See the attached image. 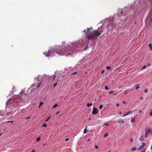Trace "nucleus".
I'll list each match as a JSON object with an SVG mask.
<instances>
[{
	"mask_svg": "<svg viewBox=\"0 0 152 152\" xmlns=\"http://www.w3.org/2000/svg\"><path fill=\"white\" fill-rule=\"evenodd\" d=\"M26 96L24 92H21L19 95L15 96L12 98H10L8 100L7 104H11L13 107H20Z\"/></svg>",
	"mask_w": 152,
	"mask_h": 152,
	"instance_id": "obj_1",
	"label": "nucleus"
},
{
	"mask_svg": "<svg viewBox=\"0 0 152 152\" xmlns=\"http://www.w3.org/2000/svg\"><path fill=\"white\" fill-rule=\"evenodd\" d=\"M102 31H98L97 30L94 31L91 34L88 35L86 34V37L89 40L91 39L97 38L101 34Z\"/></svg>",
	"mask_w": 152,
	"mask_h": 152,
	"instance_id": "obj_2",
	"label": "nucleus"
},
{
	"mask_svg": "<svg viewBox=\"0 0 152 152\" xmlns=\"http://www.w3.org/2000/svg\"><path fill=\"white\" fill-rule=\"evenodd\" d=\"M57 53L59 55H67L68 54H67L66 53L67 52L66 48L62 46H58L57 48Z\"/></svg>",
	"mask_w": 152,
	"mask_h": 152,
	"instance_id": "obj_3",
	"label": "nucleus"
},
{
	"mask_svg": "<svg viewBox=\"0 0 152 152\" xmlns=\"http://www.w3.org/2000/svg\"><path fill=\"white\" fill-rule=\"evenodd\" d=\"M41 83V82L35 83L32 85L31 87L32 88L33 87H36V88H38L40 86Z\"/></svg>",
	"mask_w": 152,
	"mask_h": 152,
	"instance_id": "obj_4",
	"label": "nucleus"
},
{
	"mask_svg": "<svg viewBox=\"0 0 152 152\" xmlns=\"http://www.w3.org/2000/svg\"><path fill=\"white\" fill-rule=\"evenodd\" d=\"M98 112V110L96 108H93V111L92 112V113L94 114L95 115L97 114Z\"/></svg>",
	"mask_w": 152,
	"mask_h": 152,
	"instance_id": "obj_5",
	"label": "nucleus"
},
{
	"mask_svg": "<svg viewBox=\"0 0 152 152\" xmlns=\"http://www.w3.org/2000/svg\"><path fill=\"white\" fill-rule=\"evenodd\" d=\"M50 51L49 50H48V51H46L44 53V55L48 57L50 55Z\"/></svg>",
	"mask_w": 152,
	"mask_h": 152,
	"instance_id": "obj_6",
	"label": "nucleus"
},
{
	"mask_svg": "<svg viewBox=\"0 0 152 152\" xmlns=\"http://www.w3.org/2000/svg\"><path fill=\"white\" fill-rule=\"evenodd\" d=\"M125 121L123 119H119L117 121V123L119 124H121L124 123Z\"/></svg>",
	"mask_w": 152,
	"mask_h": 152,
	"instance_id": "obj_7",
	"label": "nucleus"
},
{
	"mask_svg": "<svg viewBox=\"0 0 152 152\" xmlns=\"http://www.w3.org/2000/svg\"><path fill=\"white\" fill-rule=\"evenodd\" d=\"M39 78L40 77H39V76H38L37 77H35L34 80V82L35 83H36L37 82H40L39 81Z\"/></svg>",
	"mask_w": 152,
	"mask_h": 152,
	"instance_id": "obj_8",
	"label": "nucleus"
},
{
	"mask_svg": "<svg viewBox=\"0 0 152 152\" xmlns=\"http://www.w3.org/2000/svg\"><path fill=\"white\" fill-rule=\"evenodd\" d=\"M142 144L140 146V148L138 149V150L142 149L144 147V146L146 144L145 143H142Z\"/></svg>",
	"mask_w": 152,
	"mask_h": 152,
	"instance_id": "obj_9",
	"label": "nucleus"
},
{
	"mask_svg": "<svg viewBox=\"0 0 152 152\" xmlns=\"http://www.w3.org/2000/svg\"><path fill=\"white\" fill-rule=\"evenodd\" d=\"M127 9L126 8H125L124 9H123L122 11L121 12L122 15H121L125 16V12L126 10Z\"/></svg>",
	"mask_w": 152,
	"mask_h": 152,
	"instance_id": "obj_10",
	"label": "nucleus"
},
{
	"mask_svg": "<svg viewBox=\"0 0 152 152\" xmlns=\"http://www.w3.org/2000/svg\"><path fill=\"white\" fill-rule=\"evenodd\" d=\"M151 132L150 129L149 128H146L145 130V133L149 134Z\"/></svg>",
	"mask_w": 152,
	"mask_h": 152,
	"instance_id": "obj_11",
	"label": "nucleus"
},
{
	"mask_svg": "<svg viewBox=\"0 0 152 152\" xmlns=\"http://www.w3.org/2000/svg\"><path fill=\"white\" fill-rule=\"evenodd\" d=\"M132 113V112H127L126 113L125 115H124V116H125L126 115H128L129 114H131Z\"/></svg>",
	"mask_w": 152,
	"mask_h": 152,
	"instance_id": "obj_12",
	"label": "nucleus"
},
{
	"mask_svg": "<svg viewBox=\"0 0 152 152\" xmlns=\"http://www.w3.org/2000/svg\"><path fill=\"white\" fill-rule=\"evenodd\" d=\"M52 77H53V79L51 80V81L53 82H54L55 81V80H54V79H55V78L56 76L55 75H54L53 76L52 75Z\"/></svg>",
	"mask_w": 152,
	"mask_h": 152,
	"instance_id": "obj_13",
	"label": "nucleus"
},
{
	"mask_svg": "<svg viewBox=\"0 0 152 152\" xmlns=\"http://www.w3.org/2000/svg\"><path fill=\"white\" fill-rule=\"evenodd\" d=\"M136 149V147H133L131 149V150L132 151H135Z\"/></svg>",
	"mask_w": 152,
	"mask_h": 152,
	"instance_id": "obj_14",
	"label": "nucleus"
},
{
	"mask_svg": "<svg viewBox=\"0 0 152 152\" xmlns=\"http://www.w3.org/2000/svg\"><path fill=\"white\" fill-rule=\"evenodd\" d=\"M92 103H88L87 104V107H90L92 105Z\"/></svg>",
	"mask_w": 152,
	"mask_h": 152,
	"instance_id": "obj_15",
	"label": "nucleus"
},
{
	"mask_svg": "<svg viewBox=\"0 0 152 152\" xmlns=\"http://www.w3.org/2000/svg\"><path fill=\"white\" fill-rule=\"evenodd\" d=\"M87 127L86 126V128H85L84 130V131H83V132H84V134H86V133L87 132Z\"/></svg>",
	"mask_w": 152,
	"mask_h": 152,
	"instance_id": "obj_16",
	"label": "nucleus"
},
{
	"mask_svg": "<svg viewBox=\"0 0 152 152\" xmlns=\"http://www.w3.org/2000/svg\"><path fill=\"white\" fill-rule=\"evenodd\" d=\"M148 46L150 48V50H152V47L151 46V44H149L148 45Z\"/></svg>",
	"mask_w": 152,
	"mask_h": 152,
	"instance_id": "obj_17",
	"label": "nucleus"
},
{
	"mask_svg": "<svg viewBox=\"0 0 152 152\" xmlns=\"http://www.w3.org/2000/svg\"><path fill=\"white\" fill-rule=\"evenodd\" d=\"M56 81V82L53 84V87L54 88H55L56 86V85L57 84V82L58 81V80H57Z\"/></svg>",
	"mask_w": 152,
	"mask_h": 152,
	"instance_id": "obj_18",
	"label": "nucleus"
},
{
	"mask_svg": "<svg viewBox=\"0 0 152 152\" xmlns=\"http://www.w3.org/2000/svg\"><path fill=\"white\" fill-rule=\"evenodd\" d=\"M140 140H141L142 141H143V140H145L143 138V136H142L140 137Z\"/></svg>",
	"mask_w": 152,
	"mask_h": 152,
	"instance_id": "obj_19",
	"label": "nucleus"
},
{
	"mask_svg": "<svg viewBox=\"0 0 152 152\" xmlns=\"http://www.w3.org/2000/svg\"><path fill=\"white\" fill-rule=\"evenodd\" d=\"M148 20L149 21V22L150 23H152V18H151L149 19H147V20Z\"/></svg>",
	"mask_w": 152,
	"mask_h": 152,
	"instance_id": "obj_20",
	"label": "nucleus"
},
{
	"mask_svg": "<svg viewBox=\"0 0 152 152\" xmlns=\"http://www.w3.org/2000/svg\"><path fill=\"white\" fill-rule=\"evenodd\" d=\"M92 27H91L90 28H88L87 29V31H89L91 30H92Z\"/></svg>",
	"mask_w": 152,
	"mask_h": 152,
	"instance_id": "obj_21",
	"label": "nucleus"
},
{
	"mask_svg": "<svg viewBox=\"0 0 152 152\" xmlns=\"http://www.w3.org/2000/svg\"><path fill=\"white\" fill-rule=\"evenodd\" d=\"M3 111H0V115L1 116H3L4 115V114L3 113Z\"/></svg>",
	"mask_w": 152,
	"mask_h": 152,
	"instance_id": "obj_22",
	"label": "nucleus"
},
{
	"mask_svg": "<svg viewBox=\"0 0 152 152\" xmlns=\"http://www.w3.org/2000/svg\"><path fill=\"white\" fill-rule=\"evenodd\" d=\"M58 106V105L57 104H55L54 105V106H53V108H55L56 107H57Z\"/></svg>",
	"mask_w": 152,
	"mask_h": 152,
	"instance_id": "obj_23",
	"label": "nucleus"
},
{
	"mask_svg": "<svg viewBox=\"0 0 152 152\" xmlns=\"http://www.w3.org/2000/svg\"><path fill=\"white\" fill-rule=\"evenodd\" d=\"M103 106L102 104H101L100 105V106H99V109L100 110L102 109L103 108Z\"/></svg>",
	"mask_w": 152,
	"mask_h": 152,
	"instance_id": "obj_24",
	"label": "nucleus"
},
{
	"mask_svg": "<svg viewBox=\"0 0 152 152\" xmlns=\"http://www.w3.org/2000/svg\"><path fill=\"white\" fill-rule=\"evenodd\" d=\"M108 136V134L107 133H106L104 136V137L105 138Z\"/></svg>",
	"mask_w": 152,
	"mask_h": 152,
	"instance_id": "obj_25",
	"label": "nucleus"
},
{
	"mask_svg": "<svg viewBox=\"0 0 152 152\" xmlns=\"http://www.w3.org/2000/svg\"><path fill=\"white\" fill-rule=\"evenodd\" d=\"M43 103L42 102H41L39 103V107H40L43 104Z\"/></svg>",
	"mask_w": 152,
	"mask_h": 152,
	"instance_id": "obj_26",
	"label": "nucleus"
},
{
	"mask_svg": "<svg viewBox=\"0 0 152 152\" xmlns=\"http://www.w3.org/2000/svg\"><path fill=\"white\" fill-rule=\"evenodd\" d=\"M41 138L39 137H38L36 140V141L37 142L39 141L40 140Z\"/></svg>",
	"mask_w": 152,
	"mask_h": 152,
	"instance_id": "obj_27",
	"label": "nucleus"
},
{
	"mask_svg": "<svg viewBox=\"0 0 152 152\" xmlns=\"http://www.w3.org/2000/svg\"><path fill=\"white\" fill-rule=\"evenodd\" d=\"M135 121V119L134 118H132L131 120V122H134Z\"/></svg>",
	"mask_w": 152,
	"mask_h": 152,
	"instance_id": "obj_28",
	"label": "nucleus"
},
{
	"mask_svg": "<svg viewBox=\"0 0 152 152\" xmlns=\"http://www.w3.org/2000/svg\"><path fill=\"white\" fill-rule=\"evenodd\" d=\"M148 133H145V137H148Z\"/></svg>",
	"mask_w": 152,
	"mask_h": 152,
	"instance_id": "obj_29",
	"label": "nucleus"
},
{
	"mask_svg": "<svg viewBox=\"0 0 152 152\" xmlns=\"http://www.w3.org/2000/svg\"><path fill=\"white\" fill-rule=\"evenodd\" d=\"M106 68L108 70H109L111 68V67L110 66H107L106 67Z\"/></svg>",
	"mask_w": 152,
	"mask_h": 152,
	"instance_id": "obj_30",
	"label": "nucleus"
},
{
	"mask_svg": "<svg viewBox=\"0 0 152 152\" xmlns=\"http://www.w3.org/2000/svg\"><path fill=\"white\" fill-rule=\"evenodd\" d=\"M47 124H44L42 126V127H46L47 126Z\"/></svg>",
	"mask_w": 152,
	"mask_h": 152,
	"instance_id": "obj_31",
	"label": "nucleus"
},
{
	"mask_svg": "<svg viewBox=\"0 0 152 152\" xmlns=\"http://www.w3.org/2000/svg\"><path fill=\"white\" fill-rule=\"evenodd\" d=\"M127 91H125L124 92V94H127Z\"/></svg>",
	"mask_w": 152,
	"mask_h": 152,
	"instance_id": "obj_32",
	"label": "nucleus"
},
{
	"mask_svg": "<svg viewBox=\"0 0 152 152\" xmlns=\"http://www.w3.org/2000/svg\"><path fill=\"white\" fill-rule=\"evenodd\" d=\"M146 67V65H145V66H144L142 67V69H145Z\"/></svg>",
	"mask_w": 152,
	"mask_h": 152,
	"instance_id": "obj_33",
	"label": "nucleus"
},
{
	"mask_svg": "<svg viewBox=\"0 0 152 152\" xmlns=\"http://www.w3.org/2000/svg\"><path fill=\"white\" fill-rule=\"evenodd\" d=\"M105 90H108V88L107 86H105Z\"/></svg>",
	"mask_w": 152,
	"mask_h": 152,
	"instance_id": "obj_34",
	"label": "nucleus"
},
{
	"mask_svg": "<svg viewBox=\"0 0 152 152\" xmlns=\"http://www.w3.org/2000/svg\"><path fill=\"white\" fill-rule=\"evenodd\" d=\"M84 32H85V33H88V31L86 30V29H85L84 31Z\"/></svg>",
	"mask_w": 152,
	"mask_h": 152,
	"instance_id": "obj_35",
	"label": "nucleus"
},
{
	"mask_svg": "<svg viewBox=\"0 0 152 152\" xmlns=\"http://www.w3.org/2000/svg\"><path fill=\"white\" fill-rule=\"evenodd\" d=\"M95 148L96 149H98V145H95Z\"/></svg>",
	"mask_w": 152,
	"mask_h": 152,
	"instance_id": "obj_36",
	"label": "nucleus"
},
{
	"mask_svg": "<svg viewBox=\"0 0 152 152\" xmlns=\"http://www.w3.org/2000/svg\"><path fill=\"white\" fill-rule=\"evenodd\" d=\"M50 117H49V118H48V119H47L46 120V121H48L49 120V119L50 118Z\"/></svg>",
	"mask_w": 152,
	"mask_h": 152,
	"instance_id": "obj_37",
	"label": "nucleus"
},
{
	"mask_svg": "<svg viewBox=\"0 0 152 152\" xmlns=\"http://www.w3.org/2000/svg\"><path fill=\"white\" fill-rule=\"evenodd\" d=\"M139 88V87H138V86H136L135 87V88L137 89H138Z\"/></svg>",
	"mask_w": 152,
	"mask_h": 152,
	"instance_id": "obj_38",
	"label": "nucleus"
},
{
	"mask_svg": "<svg viewBox=\"0 0 152 152\" xmlns=\"http://www.w3.org/2000/svg\"><path fill=\"white\" fill-rule=\"evenodd\" d=\"M133 139L132 138H131L130 139V142H133Z\"/></svg>",
	"mask_w": 152,
	"mask_h": 152,
	"instance_id": "obj_39",
	"label": "nucleus"
},
{
	"mask_svg": "<svg viewBox=\"0 0 152 152\" xmlns=\"http://www.w3.org/2000/svg\"><path fill=\"white\" fill-rule=\"evenodd\" d=\"M152 115V111L150 113V116H151Z\"/></svg>",
	"mask_w": 152,
	"mask_h": 152,
	"instance_id": "obj_40",
	"label": "nucleus"
},
{
	"mask_svg": "<svg viewBox=\"0 0 152 152\" xmlns=\"http://www.w3.org/2000/svg\"><path fill=\"white\" fill-rule=\"evenodd\" d=\"M148 92V90L147 89H145V93H147Z\"/></svg>",
	"mask_w": 152,
	"mask_h": 152,
	"instance_id": "obj_41",
	"label": "nucleus"
},
{
	"mask_svg": "<svg viewBox=\"0 0 152 152\" xmlns=\"http://www.w3.org/2000/svg\"><path fill=\"white\" fill-rule=\"evenodd\" d=\"M146 150H143L141 152H145Z\"/></svg>",
	"mask_w": 152,
	"mask_h": 152,
	"instance_id": "obj_42",
	"label": "nucleus"
},
{
	"mask_svg": "<svg viewBox=\"0 0 152 152\" xmlns=\"http://www.w3.org/2000/svg\"><path fill=\"white\" fill-rule=\"evenodd\" d=\"M77 73V72H73V73H72V74H76Z\"/></svg>",
	"mask_w": 152,
	"mask_h": 152,
	"instance_id": "obj_43",
	"label": "nucleus"
},
{
	"mask_svg": "<svg viewBox=\"0 0 152 152\" xmlns=\"http://www.w3.org/2000/svg\"><path fill=\"white\" fill-rule=\"evenodd\" d=\"M105 125L106 126H108V124L107 123H105Z\"/></svg>",
	"mask_w": 152,
	"mask_h": 152,
	"instance_id": "obj_44",
	"label": "nucleus"
},
{
	"mask_svg": "<svg viewBox=\"0 0 152 152\" xmlns=\"http://www.w3.org/2000/svg\"><path fill=\"white\" fill-rule=\"evenodd\" d=\"M69 140V138H67L65 139V141H67L68 140Z\"/></svg>",
	"mask_w": 152,
	"mask_h": 152,
	"instance_id": "obj_45",
	"label": "nucleus"
},
{
	"mask_svg": "<svg viewBox=\"0 0 152 152\" xmlns=\"http://www.w3.org/2000/svg\"><path fill=\"white\" fill-rule=\"evenodd\" d=\"M113 92L114 91H111L110 92V93L111 94L113 93Z\"/></svg>",
	"mask_w": 152,
	"mask_h": 152,
	"instance_id": "obj_46",
	"label": "nucleus"
},
{
	"mask_svg": "<svg viewBox=\"0 0 152 152\" xmlns=\"http://www.w3.org/2000/svg\"><path fill=\"white\" fill-rule=\"evenodd\" d=\"M142 112V111L141 110H140L139 111V113H140Z\"/></svg>",
	"mask_w": 152,
	"mask_h": 152,
	"instance_id": "obj_47",
	"label": "nucleus"
},
{
	"mask_svg": "<svg viewBox=\"0 0 152 152\" xmlns=\"http://www.w3.org/2000/svg\"><path fill=\"white\" fill-rule=\"evenodd\" d=\"M119 105V104H117V105H116V106H117V107H118Z\"/></svg>",
	"mask_w": 152,
	"mask_h": 152,
	"instance_id": "obj_48",
	"label": "nucleus"
},
{
	"mask_svg": "<svg viewBox=\"0 0 152 152\" xmlns=\"http://www.w3.org/2000/svg\"><path fill=\"white\" fill-rule=\"evenodd\" d=\"M29 118H30V117H27V118H26V119H29Z\"/></svg>",
	"mask_w": 152,
	"mask_h": 152,
	"instance_id": "obj_49",
	"label": "nucleus"
},
{
	"mask_svg": "<svg viewBox=\"0 0 152 152\" xmlns=\"http://www.w3.org/2000/svg\"><path fill=\"white\" fill-rule=\"evenodd\" d=\"M11 122L12 123L13 122V121H8V122Z\"/></svg>",
	"mask_w": 152,
	"mask_h": 152,
	"instance_id": "obj_50",
	"label": "nucleus"
},
{
	"mask_svg": "<svg viewBox=\"0 0 152 152\" xmlns=\"http://www.w3.org/2000/svg\"><path fill=\"white\" fill-rule=\"evenodd\" d=\"M123 103H124V104H126V102L125 101H124L123 102Z\"/></svg>",
	"mask_w": 152,
	"mask_h": 152,
	"instance_id": "obj_51",
	"label": "nucleus"
},
{
	"mask_svg": "<svg viewBox=\"0 0 152 152\" xmlns=\"http://www.w3.org/2000/svg\"><path fill=\"white\" fill-rule=\"evenodd\" d=\"M111 25H114V24L113 23H111Z\"/></svg>",
	"mask_w": 152,
	"mask_h": 152,
	"instance_id": "obj_52",
	"label": "nucleus"
},
{
	"mask_svg": "<svg viewBox=\"0 0 152 152\" xmlns=\"http://www.w3.org/2000/svg\"><path fill=\"white\" fill-rule=\"evenodd\" d=\"M104 72V71H102V73H103Z\"/></svg>",
	"mask_w": 152,
	"mask_h": 152,
	"instance_id": "obj_53",
	"label": "nucleus"
},
{
	"mask_svg": "<svg viewBox=\"0 0 152 152\" xmlns=\"http://www.w3.org/2000/svg\"><path fill=\"white\" fill-rule=\"evenodd\" d=\"M121 112H120L119 113V114H121Z\"/></svg>",
	"mask_w": 152,
	"mask_h": 152,
	"instance_id": "obj_54",
	"label": "nucleus"
},
{
	"mask_svg": "<svg viewBox=\"0 0 152 152\" xmlns=\"http://www.w3.org/2000/svg\"><path fill=\"white\" fill-rule=\"evenodd\" d=\"M35 152V150H33L31 152Z\"/></svg>",
	"mask_w": 152,
	"mask_h": 152,
	"instance_id": "obj_55",
	"label": "nucleus"
},
{
	"mask_svg": "<svg viewBox=\"0 0 152 152\" xmlns=\"http://www.w3.org/2000/svg\"><path fill=\"white\" fill-rule=\"evenodd\" d=\"M142 98H143V97H140V99H142Z\"/></svg>",
	"mask_w": 152,
	"mask_h": 152,
	"instance_id": "obj_56",
	"label": "nucleus"
},
{
	"mask_svg": "<svg viewBox=\"0 0 152 152\" xmlns=\"http://www.w3.org/2000/svg\"><path fill=\"white\" fill-rule=\"evenodd\" d=\"M110 23H111V21H110L109 22V23H110L109 24H110Z\"/></svg>",
	"mask_w": 152,
	"mask_h": 152,
	"instance_id": "obj_57",
	"label": "nucleus"
},
{
	"mask_svg": "<svg viewBox=\"0 0 152 152\" xmlns=\"http://www.w3.org/2000/svg\"><path fill=\"white\" fill-rule=\"evenodd\" d=\"M2 135V134H0V136H1Z\"/></svg>",
	"mask_w": 152,
	"mask_h": 152,
	"instance_id": "obj_58",
	"label": "nucleus"
},
{
	"mask_svg": "<svg viewBox=\"0 0 152 152\" xmlns=\"http://www.w3.org/2000/svg\"><path fill=\"white\" fill-rule=\"evenodd\" d=\"M58 113H56V114H57Z\"/></svg>",
	"mask_w": 152,
	"mask_h": 152,
	"instance_id": "obj_59",
	"label": "nucleus"
}]
</instances>
